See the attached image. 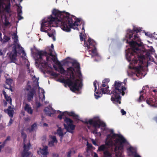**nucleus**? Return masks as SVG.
<instances>
[{"mask_svg": "<svg viewBox=\"0 0 157 157\" xmlns=\"http://www.w3.org/2000/svg\"><path fill=\"white\" fill-rule=\"evenodd\" d=\"M52 145H53V143H57L58 142V141L56 138V136H53L52 137Z\"/></svg>", "mask_w": 157, "mask_h": 157, "instance_id": "40", "label": "nucleus"}, {"mask_svg": "<svg viewBox=\"0 0 157 157\" xmlns=\"http://www.w3.org/2000/svg\"><path fill=\"white\" fill-rule=\"evenodd\" d=\"M35 93V90L33 89L30 90L29 92L27 94V99L29 102H30L33 99Z\"/></svg>", "mask_w": 157, "mask_h": 157, "instance_id": "13", "label": "nucleus"}, {"mask_svg": "<svg viewBox=\"0 0 157 157\" xmlns=\"http://www.w3.org/2000/svg\"><path fill=\"white\" fill-rule=\"evenodd\" d=\"M39 154H40L44 156H45L48 154V147L47 146H44L42 149L40 148V150L38 151Z\"/></svg>", "mask_w": 157, "mask_h": 157, "instance_id": "16", "label": "nucleus"}, {"mask_svg": "<svg viewBox=\"0 0 157 157\" xmlns=\"http://www.w3.org/2000/svg\"><path fill=\"white\" fill-rule=\"evenodd\" d=\"M10 40V36H7L5 35L3 37V39L1 41L3 43L8 42Z\"/></svg>", "mask_w": 157, "mask_h": 157, "instance_id": "30", "label": "nucleus"}, {"mask_svg": "<svg viewBox=\"0 0 157 157\" xmlns=\"http://www.w3.org/2000/svg\"><path fill=\"white\" fill-rule=\"evenodd\" d=\"M128 150L131 153V155L133 156L137 154L136 150L132 147H129Z\"/></svg>", "mask_w": 157, "mask_h": 157, "instance_id": "22", "label": "nucleus"}, {"mask_svg": "<svg viewBox=\"0 0 157 157\" xmlns=\"http://www.w3.org/2000/svg\"><path fill=\"white\" fill-rule=\"evenodd\" d=\"M44 111L46 115L49 116H51L52 114H54L55 113V110H53L52 107L50 109L48 107L45 108Z\"/></svg>", "mask_w": 157, "mask_h": 157, "instance_id": "19", "label": "nucleus"}, {"mask_svg": "<svg viewBox=\"0 0 157 157\" xmlns=\"http://www.w3.org/2000/svg\"><path fill=\"white\" fill-rule=\"evenodd\" d=\"M101 95L102 94H101V93L99 94L98 92H96L94 94L95 98L96 99H98L99 98H100L101 96Z\"/></svg>", "mask_w": 157, "mask_h": 157, "instance_id": "41", "label": "nucleus"}, {"mask_svg": "<svg viewBox=\"0 0 157 157\" xmlns=\"http://www.w3.org/2000/svg\"><path fill=\"white\" fill-rule=\"evenodd\" d=\"M13 121V120L12 118H10L9 122L8 124V125L10 126L12 124V123Z\"/></svg>", "mask_w": 157, "mask_h": 157, "instance_id": "53", "label": "nucleus"}, {"mask_svg": "<svg viewBox=\"0 0 157 157\" xmlns=\"http://www.w3.org/2000/svg\"><path fill=\"white\" fill-rule=\"evenodd\" d=\"M47 52L46 51L37 50L35 53V55L36 58V60L38 61L43 68L47 67L48 63L45 61H42V57L44 56L46 57L47 61H52L57 65L60 64V62L57 60V58L53 55L47 56Z\"/></svg>", "mask_w": 157, "mask_h": 157, "instance_id": "5", "label": "nucleus"}, {"mask_svg": "<svg viewBox=\"0 0 157 157\" xmlns=\"http://www.w3.org/2000/svg\"><path fill=\"white\" fill-rule=\"evenodd\" d=\"M4 87H5V88L6 89H9L11 91H12V89L11 88V86H10V85H8V86H4Z\"/></svg>", "mask_w": 157, "mask_h": 157, "instance_id": "48", "label": "nucleus"}, {"mask_svg": "<svg viewBox=\"0 0 157 157\" xmlns=\"http://www.w3.org/2000/svg\"><path fill=\"white\" fill-rule=\"evenodd\" d=\"M117 137L114 142L117 146H116L114 151L115 152V155L117 157H120L121 153L119 152V150L122 151L124 149V145L128 143L126 140L121 135L113 133L112 135L111 134H108L107 136V138L105 141V144L108 146H112L113 144L112 138Z\"/></svg>", "mask_w": 157, "mask_h": 157, "instance_id": "4", "label": "nucleus"}, {"mask_svg": "<svg viewBox=\"0 0 157 157\" xmlns=\"http://www.w3.org/2000/svg\"><path fill=\"white\" fill-rule=\"evenodd\" d=\"M5 1L7 2L6 4L5 3H3V5H5V10L6 13H9L11 12L10 11V7H11V4H10V0H5Z\"/></svg>", "mask_w": 157, "mask_h": 157, "instance_id": "18", "label": "nucleus"}, {"mask_svg": "<svg viewBox=\"0 0 157 157\" xmlns=\"http://www.w3.org/2000/svg\"><path fill=\"white\" fill-rule=\"evenodd\" d=\"M109 81V79L106 78L104 79L102 81V86L105 87L106 86L105 88H101V87H100V90L104 94H110V90L108 89L109 87L107 85ZM123 83V82L120 81H116L114 82V85L113 86L112 90L111 92L112 95L111 100L113 103H121V97L120 95L121 94L122 96H124L125 94V91L127 89V87L122 85Z\"/></svg>", "mask_w": 157, "mask_h": 157, "instance_id": "2", "label": "nucleus"}, {"mask_svg": "<svg viewBox=\"0 0 157 157\" xmlns=\"http://www.w3.org/2000/svg\"><path fill=\"white\" fill-rule=\"evenodd\" d=\"M141 31L140 28L134 26L132 30L128 29L126 31L127 41L132 49L128 59L129 61L132 60L135 64L139 60L140 63H143L142 60L146 58L145 55L142 53L141 50L138 48L143 46V43L137 34Z\"/></svg>", "mask_w": 157, "mask_h": 157, "instance_id": "1", "label": "nucleus"}, {"mask_svg": "<svg viewBox=\"0 0 157 157\" xmlns=\"http://www.w3.org/2000/svg\"><path fill=\"white\" fill-rule=\"evenodd\" d=\"M59 70L58 71L61 74L64 75L66 72V71L64 70L62 66L60 64L59 65H58Z\"/></svg>", "mask_w": 157, "mask_h": 157, "instance_id": "23", "label": "nucleus"}, {"mask_svg": "<svg viewBox=\"0 0 157 157\" xmlns=\"http://www.w3.org/2000/svg\"><path fill=\"white\" fill-rule=\"evenodd\" d=\"M97 121L98 125L96 127H94V130L92 131L93 134H96L97 133V128H99L101 126L104 127L106 126L105 124L103 121H101L100 120H96Z\"/></svg>", "mask_w": 157, "mask_h": 157, "instance_id": "11", "label": "nucleus"}, {"mask_svg": "<svg viewBox=\"0 0 157 157\" xmlns=\"http://www.w3.org/2000/svg\"><path fill=\"white\" fill-rule=\"evenodd\" d=\"M22 11L21 9L19 8H18L17 10V13L18 16V19L20 20L23 18V17L21 16Z\"/></svg>", "mask_w": 157, "mask_h": 157, "instance_id": "26", "label": "nucleus"}, {"mask_svg": "<svg viewBox=\"0 0 157 157\" xmlns=\"http://www.w3.org/2000/svg\"><path fill=\"white\" fill-rule=\"evenodd\" d=\"M77 80H75L74 82L70 79H66L63 78L60 80L59 82L61 83H63L65 85H67L70 87V90L73 92L77 91H78V86L77 85Z\"/></svg>", "mask_w": 157, "mask_h": 157, "instance_id": "8", "label": "nucleus"}, {"mask_svg": "<svg viewBox=\"0 0 157 157\" xmlns=\"http://www.w3.org/2000/svg\"><path fill=\"white\" fill-rule=\"evenodd\" d=\"M58 19H59V17L56 16L54 17L52 15H50L47 18H45L43 20L41 24L40 31L47 33L48 35L50 37L54 35V30H52L50 32H48V31L51 30L50 27L53 26L52 24L54 23H56V21L60 22L58 21Z\"/></svg>", "mask_w": 157, "mask_h": 157, "instance_id": "6", "label": "nucleus"}, {"mask_svg": "<svg viewBox=\"0 0 157 157\" xmlns=\"http://www.w3.org/2000/svg\"><path fill=\"white\" fill-rule=\"evenodd\" d=\"M64 115V113H62L61 114H59L58 116V118H59L60 120H61L62 119V117Z\"/></svg>", "mask_w": 157, "mask_h": 157, "instance_id": "46", "label": "nucleus"}, {"mask_svg": "<svg viewBox=\"0 0 157 157\" xmlns=\"http://www.w3.org/2000/svg\"><path fill=\"white\" fill-rule=\"evenodd\" d=\"M4 144L2 142H0V152H1V149L4 147Z\"/></svg>", "mask_w": 157, "mask_h": 157, "instance_id": "50", "label": "nucleus"}, {"mask_svg": "<svg viewBox=\"0 0 157 157\" xmlns=\"http://www.w3.org/2000/svg\"><path fill=\"white\" fill-rule=\"evenodd\" d=\"M25 74L24 73H20L19 75L18 79L20 81H24L25 77Z\"/></svg>", "mask_w": 157, "mask_h": 157, "instance_id": "27", "label": "nucleus"}, {"mask_svg": "<svg viewBox=\"0 0 157 157\" xmlns=\"http://www.w3.org/2000/svg\"><path fill=\"white\" fill-rule=\"evenodd\" d=\"M30 147V143L26 145L25 144H24L23 148V151H28L29 150Z\"/></svg>", "mask_w": 157, "mask_h": 157, "instance_id": "32", "label": "nucleus"}, {"mask_svg": "<svg viewBox=\"0 0 157 157\" xmlns=\"http://www.w3.org/2000/svg\"><path fill=\"white\" fill-rule=\"evenodd\" d=\"M70 78H68V79H70L71 80H73V81H72L73 82H75V80H77V86H78V91L79 90V88H82V84L81 83H79V80L78 79H75V75L74 73V72H73V73H71V75H69Z\"/></svg>", "mask_w": 157, "mask_h": 157, "instance_id": "12", "label": "nucleus"}, {"mask_svg": "<svg viewBox=\"0 0 157 157\" xmlns=\"http://www.w3.org/2000/svg\"><path fill=\"white\" fill-rule=\"evenodd\" d=\"M30 153L28 151H23L21 152L22 157H27L29 155Z\"/></svg>", "mask_w": 157, "mask_h": 157, "instance_id": "33", "label": "nucleus"}, {"mask_svg": "<svg viewBox=\"0 0 157 157\" xmlns=\"http://www.w3.org/2000/svg\"><path fill=\"white\" fill-rule=\"evenodd\" d=\"M31 86L30 85H28L27 87V88H26V90H31Z\"/></svg>", "mask_w": 157, "mask_h": 157, "instance_id": "58", "label": "nucleus"}, {"mask_svg": "<svg viewBox=\"0 0 157 157\" xmlns=\"http://www.w3.org/2000/svg\"><path fill=\"white\" fill-rule=\"evenodd\" d=\"M64 121L67 124H63L65 129L68 132L73 134V130L75 129V125L73 124V121L70 118L65 117L64 118Z\"/></svg>", "mask_w": 157, "mask_h": 157, "instance_id": "10", "label": "nucleus"}, {"mask_svg": "<svg viewBox=\"0 0 157 157\" xmlns=\"http://www.w3.org/2000/svg\"><path fill=\"white\" fill-rule=\"evenodd\" d=\"M21 136L23 139L24 142H25L26 140L27 135L23 131L21 132Z\"/></svg>", "mask_w": 157, "mask_h": 157, "instance_id": "36", "label": "nucleus"}, {"mask_svg": "<svg viewBox=\"0 0 157 157\" xmlns=\"http://www.w3.org/2000/svg\"><path fill=\"white\" fill-rule=\"evenodd\" d=\"M81 121L83 123L86 124H89L91 125H92L93 127H96L98 125L97 121L96 120H93L92 119H90L88 121Z\"/></svg>", "mask_w": 157, "mask_h": 157, "instance_id": "17", "label": "nucleus"}, {"mask_svg": "<svg viewBox=\"0 0 157 157\" xmlns=\"http://www.w3.org/2000/svg\"><path fill=\"white\" fill-rule=\"evenodd\" d=\"M2 94L4 95V97H6V96L7 95L6 94V92L4 90L2 91Z\"/></svg>", "mask_w": 157, "mask_h": 157, "instance_id": "57", "label": "nucleus"}, {"mask_svg": "<svg viewBox=\"0 0 157 157\" xmlns=\"http://www.w3.org/2000/svg\"><path fill=\"white\" fill-rule=\"evenodd\" d=\"M146 102L149 105H153V101L151 98H147L146 100Z\"/></svg>", "mask_w": 157, "mask_h": 157, "instance_id": "35", "label": "nucleus"}, {"mask_svg": "<svg viewBox=\"0 0 157 157\" xmlns=\"http://www.w3.org/2000/svg\"><path fill=\"white\" fill-rule=\"evenodd\" d=\"M53 67L55 69V70L58 71V70L56 65H54L53 66Z\"/></svg>", "mask_w": 157, "mask_h": 157, "instance_id": "60", "label": "nucleus"}, {"mask_svg": "<svg viewBox=\"0 0 157 157\" xmlns=\"http://www.w3.org/2000/svg\"><path fill=\"white\" fill-rule=\"evenodd\" d=\"M80 69L76 70V71L77 73L80 76H82V74L80 71Z\"/></svg>", "mask_w": 157, "mask_h": 157, "instance_id": "51", "label": "nucleus"}, {"mask_svg": "<svg viewBox=\"0 0 157 157\" xmlns=\"http://www.w3.org/2000/svg\"><path fill=\"white\" fill-rule=\"evenodd\" d=\"M154 33H154L153 34H152L149 32H146L145 34L146 35L148 36L149 37L152 38L154 37V36H153V34Z\"/></svg>", "mask_w": 157, "mask_h": 157, "instance_id": "45", "label": "nucleus"}, {"mask_svg": "<svg viewBox=\"0 0 157 157\" xmlns=\"http://www.w3.org/2000/svg\"><path fill=\"white\" fill-rule=\"evenodd\" d=\"M57 132L60 137V141L61 142L64 136V134L61 128H59L57 130Z\"/></svg>", "mask_w": 157, "mask_h": 157, "instance_id": "24", "label": "nucleus"}, {"mask_svg": "<svg viewBox=\"0 0 157 157\" xmlns=\"http://www.w3.org/2000/svg\"><path fill=\"white\" fill-rule=\"evenodd\" d=\"M145 55L147 57H149L150 56V54L149 52H147L146 53Z\"/></svg>", "mask_w": 157, "mask_h": 157, "instance_id": "59", "label": "nucleus"}, {"mask_svg": "<svg viewBox=\"0 0 157 157\" xmlns=\"http://www.w3.org/2000/svg\"><path fill=\"white\" fill-rule=\"evenodd\" d=\"M145 100L144 99V97L143 95V94H141L139 98L137 99V101L139 102H140L143 101H145Z\"/></svg>", "mask_w": 157, "mask_h": 157, "instance_id": "34", "label": "nucleus"}, {"mask_svg": "<svg viewBox=\"0 0 157 157\" xmlns=\"http://www.w3.org/2000/svg\"><path fill=\"white\" fill-rule=\"evenodd\" d=\"M98 82L97 81H95L94 82V85L95 87V91L97 90V86L96 84H98Z\"/></svg>", "mask_w": 157, "mask_h": 157, "instance_id": "49", "label": "nucleus"}, {"mask_svg": "<svg viewBox=\"0 0 157 157\" xmlns=\"http://www.w3.org/2000/svg\"><path fill=\"white\" fill-rule=\"evenodd\" d=\"M95 45L96 43L93 40L91 39L90 38L88 39L86 47H87L89 49H91L90 50H89V52H90L92 53V54H91L92 58L94 56H97L98 55Z\"/></svg>", "mask_w": 157, "mask_h": 157, "instance_id": "9", "label": "nucleus"}, {"mask_svg": "<svg viewBox=\"0 0 157 157\" xmlns=\"http://www.w3.org/2000/svg\"><path fill=\"white\" fill-rule=\"evenodd\" d=\"M52 13L55 16L59 18L58 21L61 22V28L63 31L69 32L71 28L76 29L78 26L77 22H80V20L73 15L70 14L66 12L65 16L63 14L64 13L61 12L56 9H54Z\"/></svg>", "mask_w": 157, "mask_h": 157, "instance_id": "3", "label": "nucleus"}, {"mask_svg": "<svg viewBox=\"0 0 157 157\" xmlns=\"http://www.w3.org/2000/svg\"><path fill=\"white\" fill-rule=\"evenodd\" d=\"M105 150H107V147L105 145L102 144L98 147V151H103L104 152L105 151Z\"/></svg>", "mask_w": 157, "mask_h": 157, "instance_id": "29", "label": "nucleus"}, {"mask_svg": "<svg viewBox=\"0 0 157 157\" xmlns=\"http://www.w3.org/2000/svg\"><path fill=\"white\" fill-rule=\"evenodd\" d=\"M53 157H54L55 156L56 157H58V154H53Z\"/></svg>", "mask_w": 157, "mask_h": 157, "instance_id": "63", "label": "nucleus"}, {"mask_svg": "<svg viewBox=\"0 0 157 157\" xmlns=\"http://www.w3.org/2000/svg\"><path fill=\"white\" fill-rule=\"evenodd\" d=\"M4 111L5 113H7L9 116L11 118L13 117L14 111L11 106H9L8 109H5Z\"/></svg>", "mask_w": 157, "mask_h": 157, "instance_id": "15", "label": "nucleus"}, {"mask_svg": "<svg viewBox=\"0 0 157 157\" xmlns=\"http://www.w3.org/2000/svg\"><path fill=\"white\" fill-rule=\"evenodd\" d=\"M17 48L24 55L25 54V51L23 48L20 45L17 44H14L12 47V50L10 52L8 56L10 61V63H16V62L17 61V55L18 52L17 51Z\"/></svg>", "mask_w": 157, "mask_h": 157, "instance_id": "7", "label": "nucleus"}, {"mask_svg": "<svg viewBox=\"0 0 157 157\" xmlns=\"http://www.w3.org/2000/svg\"><path fill=\"white\" fill-rule=\"evenodd\" d=\"M4 25L5 27H10L11 26V23L9 22L6 16H5Z\"/></svg>", "mask_w": 157, "mask_h": 157, "instance_id": "28", "label": "nucleus"}, {"mask_svg": "<svg viewBox=\"0 0 157 157\" xmlns=\"http://www.w3.org/2000/svg\"><path fill=\"white\" fill-rule=\"evenodd\" d=\"M134 157H141L139 155H138L137 153L134 156Z\"/></svg>", "mask_w": 157, "mask_h": 157, "instance_id": "64", "label": "nucleus"}, {"mask_svg": "<svg viewBox=\"0 0 157 157\" xmlns=\"http://www.w3.org/2000/svg\"><path fill=\"white\" fill-rule=\"evenodd\" d=\"M36 127V123H34L33 125H32L31 126L30 129H29V131L30 132H31L33 131L35 128Z\"/></svg>", "mask_w": 157, "mask_h": 157, "instance_id": "38", "label": "nucleus"}, {"mask_svg": "<svg viewBox=\"0 0 157 157\" xmlns=\"http://www.w3.org/2000/svg\"><path fill=\"white\" fill-rule=\"evenodd\" d=\"M79 36L80 37V39L81 41H83L84 40V39L82 36V34L81 33H80Z\"/></svg>", "mask_w": 157, "mask_h": 157, "instance_id": "52", "label": "nucleus"}, {"mask_svg": "<svg viewBox=\"0 0 157 157\" xmlns=\"http://www.w3.org/2000/svg\"><path fill=\"white\" fill-rule=\"evenodd\" d=\"M10 136H8L6 140L2 143L3 144H4V145H5V144H6V142L7 140H10Z\"/></svg>", "mask_w": 157, "mask_h": 157, "instance_id": "47", "label": "nucleus"}, {"mask_svg": "<svg viewBox=\"0 0 157 157\" xmlns=\"http://www.w3.org/2000/svg\"><path fill=\"white\" fill-rule=\"evenodd\" d=\"M92 143L95 145H97V144L95 141L94 140H92Z\"/></svg>", "mask_w": 157, "mask_h": 157, "instance_id": "61", "label": "nucleus"}, {"mask_svg": "<svg viewBox=\"0 0 157 157\" xmlns=\"http://www.w3.org/2000/svg\"><path fill=\"white\" fill-rule=\"evenodd\" d=\"M53 49L52 48H48V52H47V56H50L52 55V52H53Z\"/></svg>", "mask_w": 157, "mask_h": 157, "instance_id": "42", "label": "nucleus"}, {"mask_svg": "<svg viewBox=\"0 0 157 157\" xmlns=\"http://www.w3.org/2000/svg\"><path fill=\"white\" fill-rule=\"evenodd\" d=\"M12 39H14V42L15 44L17 43L18 41V36L16 33H14L12 35Z\"/></svg>", "mask_w": 157, "mask_h": 157, "instance_id": "31", "label": "nucleus"}, {"mask_svg": "<svg viewBox=\"0 0 157 157\" xmlns=\"http://www.w3.org/2000/svg\"><path fill=\"white\" fill-rule=\"evenodd\" d=\"M66 72L67 75H69L71 73L74 72L75 69L72 67H70L67 68Z\"/></svg>", "mask_w": 157, "mask_h": 157, "instance_id": "25", "label": "nucleus"}, {"mask_svg": "<svg viewBox=\"0 0 157 157\" xmlns=\"http://www.w3.org/2000/svg\"><path fill=\"white\" fill-rule=\"evenodd\" d=\"M71 152H72V151L71 150H70L68 152L67 156V157H71Z\"/></svg>", "mask_w": 157, "mask_h": 157, "instance_id": "54", "label": "nucleus"}, {"mask_svg": "<svg viewBox=\"0 0 157 157\" xmlns=\"http://www.w3.org/2000/svg\"><path fill=\"white\" fill-rule=\"evenodd\" d=\"M72 66L74 67V68H76V70L80 69V64L76 60H75L71 62Z\"/></svg>", "mask_w": 157, "mask_h": 157, "instance_id": "21", "label": "nucleus"}, {"mask_svg": "<svg viewBox=\"0 0 157 157\" xmlns=\"http://www.w3.org/2000/svg\"><path fill=\"white\" fill-rule=\"evenodd\" d=\"M3 103H4V106H6L7 104V101H4Z\"/></svg>", "mask_w": 157, "mask_h": 157, "instance_id": "62", "label": "nucleus"}, {"mask_svg": "<svg viewBox=\"0 0 157 157\" xmlns=\"http://www.w3.org/2000/svg\"><path fill=\"white\" fill-rule=\"evenodd\" d=\"M121 112L122 115H125L126 114V112L123 109H121Z\"/></svg>", "mask_w": 157, "mask_h": 157, "instance_id": "55", "label": "nucleus"}, {"mask_svg": "<svg viewBox=\"0 0 157 157\" xmlns=\"http://www.w3.org/2000/svg\"><path fill=\"white\" fill-rule=\"evenodd\" d=\"M137 73L136 74V75L137 77H139L140 76V75H141V71L140 72H137Z\"/></svg>", "mask_w": 157, "mask_h": 157, "instance_id": "56", "label": "nucleus"}, {"mask_svg": "<svg viewBox=\"0 0 157 157\" xmlns=\"http://www.w3.org/2000/svg\"><path fill=\"white\" fill-rule=\"evenodd\" d=\"M6 100V101L8 102L9 103L11 104L12 99L10 96H8V95L6 97H4Z\"/></svg>", "mask_w": 157, "mask_h": 157, "instance_id": "37", "label": "nucleus"}, {"mask_svg": "<svg viewBox=\"0 0 157 157\" xmlns=\"http://www.w3.org/2000/svg\"><path fill=\"white\" fill-rule=\"evenodd\" d=\"M50 72L51 73V75H52L53 76L56 77H57L59 75V74H58L57 73L55 72L54 71H50Z\"/></svg>", "mask_w": 157, "mask_h": 157, "instance_id": "39", "label": "nucleus"}, {"mask_svg": "<svg viewBox=\"0 0 157 157\" xmlns=\"http://www.w3.org/2000/svg\"><path fill=\"white\" fill-rule=\"evenodd\" d=\"M13 82V80L11 79H7L6 80V83L8 85L11 86Z\"/></svg>", "mask_w": 157, "mask_h": 157, "instance_id": "43", "label": "nucleus"}, {"mask_svg": "<svg viewBox=\"0 0 157 157\" xmlns=\"http://www.w3.org/2000/svg\"><path fill=\"white\" fill-rule=\"evenodd\" d=\"M24 105H25L24 106V110L28 114H32L33 112V110L29 104L27 103H25V104H24Z\"/></svg>", "mask_w": 157, "mask_h": 157, "instance_id": "14", "label": "nucleus"}, {"mask_svg": "<svg viewBox=\"0 0 157 157\" xmlns=\"http://www.w3.org/2000/svg\"><path fill=\"white\" fill-rule=\"evenodd\" d=\"M65 113H66V114H67L68 116H70L73 117H74V119H76L77 120H79V116L76 114L74 112L71 111L70 112H68L67 111H66Z\"/></svg>", "mask_w": 157, "mask_h": 157, "instance_id": "20", "label": "nucleus"}, {"mask_svg": "<svg viewBox=\"0 0 157 157\" xmlns=\"http://www.w3.org/2000/svg\"><path fill=\"white\" fill-rule=\"evenodd\" d=\"M143 69V67L141 65H139L138 67H136V72H140L141 71V70Z\"/></svg>", "mask_w": 157, "mask_h": 157, "instance_id": "44", "label": "nucleus"}]
</instances>
